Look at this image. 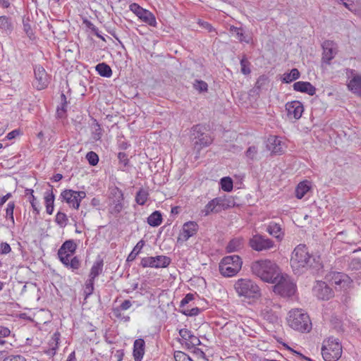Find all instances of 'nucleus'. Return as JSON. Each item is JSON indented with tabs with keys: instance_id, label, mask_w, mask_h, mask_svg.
Masks as SVG:
<instances>
[{
	"instance_id": "0e129e2a",
	"label": "nucleus",
	"mask_w": 361,
	"mask_h": 361,
	"mask_svg": "<svg viewBox=\"0 0 361 361\" xmlns=\"http://www.w3.org/2000/svg\"><path fill=\"white\" fill-rule=\"evenodd\" d=\"M132 306V302L129 300H125L118 307L121 310H127Z\"/></svg>"
},
{
	"instance_id": "6ab92c4d",
	"label": "nucleus",
	"mask_w": 361,
	"mask_h": 361,
	"mask_svg": "<svg viewBox=\"0 0 361 361\" xmlns=\"http://www.w3.org/2000/svg\"><path fill=\"white\" fill-rule=\"evenodd\" d=\"M322 61L326 63H329L337 54V45L333 41L326 40L322 44Z\"/></svg>"
},
{
	"instance_id": "a878e982",
	"label": "nucleus",
	"mask_w": 361,
	"mask_h": 361,
	"mask_svg": "<svg viewBox=\"0 0 361 361\" xmlns=\"http://www.w3.org/2000/svg\"><path fill=\"white\" fill-rule=\"evenodd\" d=\"M348 87L353 93L361 97V75H355L349 81Z\"/></svg>"
},
{
	"instance_id": "ddd939ff",
	"label": "nucleus",
	"mask_w": 361,
	"mask_h": 361,
	"mask_svg": "<svg viewBox=\"0 0 361 361\" xmlns=\"http://www.w3.org/2000/svg\"><path fill=\"white\" fill-rule=\"evenodd\" d=\"M171 263V259L164 255H158L156 257H146L141 259L140 265L143 268H165Z\"/></svg>"
},
{
	"instance_id": "39448f33",
	"label": "nucleus",
	"mask_w": 361,
	"mask_h": 361,
	"mask_svg": "<svg viewBox=\"0 0 361 361\" xmlns=\"http://www.w3.org/2000/svg\"><path fill=\"white\" fill-rule=\"evenodd\" d=\"M322 355L325 361H337L342 355V345L338 339L330 337L324 341Z\"/></svg>"
},
{
	"instance_id": "de8ad7c7",
	"label": "nucleus",
	"mask_w": 361,
	"mask_h": 361,
	"mask_svg": "<svg viewBox=\"0 0 361 361\" xmlns=\"http://www.w3.org/2000/svg\"><path fill=\"white\" fill-rule=\"evenodd\" d=\"M186 345L188 348H194L195 346L200 345L201 344V341L198 337L195 336L192 334H191L189 339L185 343Z\"/></svg>"
},
{
	"instance_id": "c9c22d12",
	"label": "nucleus",
	"mask_w": 361,
	"mask_h": 361,
	"mask_svg": "<svg viewBox=\"0 0 361 361\" xmlns=\"http://www.w3.org/2000/svg\"><path fill=\"white\" fill-rule=\"evenodd\" d=\"M230 31L235 33L237 38L240 42L249 43L250 40L247 39L246 36L245 35V32L243 28L232 25L230 27Z\"/></svg>"
},
{
	"instance_id": "bf43d9fd",
	"label": "nucleus",
	"mask_w": 361,
	"mask_h": 361,
	"mask_svg": "<svg viewBox=\"0 0 361 361\" xmlns=\"http://www.w3.org/2000/svg\"><path fill=\"white\" fill-rule=\"evenodd\" d=\"M3 361H26V359L22 355H10L4 357Z\"/></svg>"
},
{
	"instance_id": "58836bf2",
	"label": "nucleus",
	"mask_w": 361,
	"mask_h": 361,
	"mask_svg": "<svg viewBox=\"0 0 361 361\" xmlns=\"http://www.w3.org/2000/svg\"><path fill=\"white\" fill-rule=\"evenodd\" d=\"M338 2H341L345 8L349 11L356 13L357 12L356 2L357 0H336Z\"/></svg>"
},
{
	"instance_id": "ea45409f",
	"label": "nucleus",
	"mask_w": 361,
	"mask_h": 361,
	"mask_svg": "<svg viewBox=\"0 0 361 361\" xmlns=\"http://www.w3.org/2000/svg\"><path fill=\"white\" fill-rule=\"evenodd\" d=\"M15 208V202H9L6 209V218L11 220L12 225H14L15 221L13 217V210Z\"/></svg>"
},
{
	"instance_id": "9d476101",
	"label": "nucleus",
	"mask_w": 361,
	"mask_h": 361,
	"mask_svg": "<svg viewBox=\"0 0 361 361\" xmlns=\"http://www.w3.org/2000/svg\"><path fill=\"white\" fill-rule=\"evenodd\" d=\"M249 245L258 252L267 251L276 247L273 240L259 234L254 235L250 239Z\"/></svg>"
},
{
	"instance_id": "6e6d98bb",
	"label": "nucleus",
	"mask_w": 361,
	"mask_h": 361,
	"mask_svg": "<svg viewBox=\"0 0 361 361\" xmlns=\"http://www.w3.org/2000/svg\"><path fill=\"white\" fill-rule=\"evenodd\" d=\"M11 251L10 245L7 243H1L0 244V254L6 255Z\"/></svg>"
},
{
	"instance_id": "f257e3e1",
	"label": "nucleus",
	"mask_w": 361,
	"mask_h": 361,
	"mask_svg": "<svg viewBox=\"0 0 361 361\" xmlns=\"http://www.w3.org/2000/svg\"><path fill=\"white\" fill-rule=\"evenodd\" d=\"M290 266L295 274H301L310 269H318L320 263L309 253L305 245L300 244L292 252Z\"/></svg>"
},
{
	"instance_id": "4c0bfd02",
	"label": "nucleus",
	"mask_w": 361,
	"mask_h": 361,
	"mask_svg": "<svg viewBox=\"0 0 361 361\" xmlns=\"http://www.w3.org/2000/svg\"><path fill=\"white\" fill-rule=\"evenodd\" d=\"M221 189L226 192H231L233 190V180L230 177H224L220 180Z\"/></svg>"
},
{
	"instance_id": "774afa93",
	"label": "nucleus",
	"mask_w": 361,
	"mask_h": 361,
	"mask_svg": "<svg viewBox=\"0 0 361 361\" xmlns=\"http://www.w3.org/2000/svg\"><path fill=\"white\" fill-rule=\"evenodd\" d=\"M124 355V353L121 350H116L114 357L116 358L117 361H122Z\"/></svg>"
},
{
	"instance_id": "c756f323",
	"label": "nucleus",
	"mask_w": 361,
	"mask_h": 361,
	"mask_svg": "<svg viewBox=\"0 0 361 361\" xmlns=\"http://www.w3.org/2000/svg\"><path fill=\"white\" fill-rule=\"evenodd\" d=\"M300 76V71L297 68H293L290 73H285L283 74L281 80L284 83H290L296 80Z\"/></svg>"
},
{
	"instance_id": "a18cd8bd",
	"label": "nucleus",
	"mask_w": 361,
	"mask_h": 361,
	"mask_svg": "<svg viewBox=\"0 0 361 361\" xmlns=\"http://www.w3.org/2000/svg\"><path fill=\"white\" fill-rule=\"evenodd\" d=\"M250 62L247 58L244 56L240 60L241 72L244 75H248L250 73Z\"/></svg>"
},
{
	"instance_id": "bb28decb",
	"label": "nucleus",
	"mask_w": 361,
	"mask_h": 361,
	"mask_svg": "<svg viewBox=\"0 0 361 361\" xmlns=\"http://www.w3.org/2000/svg\"><path fill=\"white\" fill-rule=\"evenodd\" d=\"M103 266H104V262L102 259H97L93 264L92 267H91L90 274H89V279H92L94 281V279L102 274L103 270Z\"/></svg>"
},
{
	"instance_id": "c85d7f7f",
	"label": "nucleus",
	"mask_w": 361,
	"mask_h": 361,
	"mask_svg": "<svg viewBox=\"0 0 361 361\" xmlns=\"http://www.w3.org/2000/svg\"><path fill=\"white\" fill-rule=\"evenodd\" d=\"M267 231L276 238L280 239L283 236V233L281 231V227L280 224L275 222L269 223L267 228Z\"/></svg>"
},
{
	"instance_id": "338daca9",
	"label": "nucleus",
	"mask_w": 361,
	"mask_h": 361,
	"mask_svg": "<svg viewBox=\"0 0 361 361\" xmlns=\"http://www.w3.org/2000/svg\"><path fill=\"white\" fill-rule=\"evenodd\" d=\"M10 330L7 327L0 326V337H7L10 335Z\"/></svg>"
},
{
	"instance_id": "69168bd1",
	"label": "nucleus",
	"mask_w": 361,
	"mask_h": 361,
	"mask_svg": "<svg viewBox=\"0 0 361 361\" xmlns=\"http://www.w3.org/2000/svg\"><path fill=\"white\" fill-rule=\"evenodd\" d=\"M193 300V295L191 293H188L185 295V297L181 300L180 306H184L188 304L190 301Z\"/></svg>"
},
{
	"instance_id": "37998d69",
	"label": "nucleus",
	"mask_w": 361,
	"mask_h": 361,
	"mask_svg": "<svg viewBox=\"0 0 361 361\" xmlns=\"http://www.w3.org/2000/svg\"><path fill=\"white\" fill-rule=\"evenodd\" d=\"M348 277L341 273H337L334 276V281L336 284L343 286L346 283Z\"/></svg>"
},
{
	"instance_id": "72a5a7b5",
	"label": "nucleus",
	"mask_w": 361,
	"mask_h": 361,
	"mask_svg": "<svg viewBox=\"0 0 361 361\" xmlns=\"http://www.w3.org/2000/svg\"><path fill=\"white\" fill-rule=\"evenodd\" d=\"M66 267L73 270L78 269L80 267V261L77 256L71 259V257H67V260L63 263Z\"/></svg>"
},
{
	"instance_id": "052dcab7",
	"label": "nucleus",
	"mask_w": 361,
	"mask_h": 361,
	"mask_svg": "<svg viewBox=\"0 0 361 361\" xmlns=\"http://www.w3.org/2000/svg\"><path fill=\"white\" fill-rule=\"evenodd\" d=\"M118 159H119V161L123 164L124 166H128V155L125 152H119L118 154Z\"/></svg>"
},
{
	"instance_id": "a211bd4d",
	"label": "nucleus",
	"mask_w": 361,
	"mask_h": 361,
	"mask_svg": "<svg viewBox=\"0 0 361 361\" xmlns=\"http://www.w3.org/2000/svg\"><path fill=\"white\" fill-rule=\"evenodd\" d=\"M285 107L287 111V116L290 119H299L304 111L303 105L299 101L288 102Z\"/></svg>"
},
{
	"instance_id": "7ed1b4c3",
	"label": "nucleus",
	"mask_w": 361,
	"mask_h": 361,
	"mask_svg": "<svg viewBox=\"0 0 361 361\" xmlns=\"http://www.w3.org/2000/svg\"><path fill=\"white\" fill-rule=\"evenodd\" d=\"M288 325L294 330L305 332L310 331L312 323L307 313L302 309H293L289 311L287 319Z\"/></svg>"
},
{
	"instance_id": "7c9ffc66",
	"label": "nucleus",
	"mask_w": 361,
	"mask_h": 361,
	"mask_svg": "<svg viewBox=\"0 0 361 361\" xmlns=\"http://www.w3.org/2000/svg\"><path fill=\"white\" fill-rule=\"evenodd\" d=\"M310 186L309 182L302 181L300 182L295 189V196L298 199H302L305 194L310 190Z\"/></svg>"
},
{
	"instance_id": "412c9836",
	"label": "nucleus",
	"mask_w": 361,
	"mask_h": 361,
	"mask_svg": "<svg viewBox=\"0 0 361 361\" xmlns=\"http://www.w3.org/2000/svg\"><path fill=\"white\" fill-rule=\"evenodd\" d=\"M293 90L296 92L306 93L310 96L316 94V88L309 82L298 81L293 84Z\"/></svg>"
},
{
	"instance_id": "f8f14e48",
	"label": "nucleus",
	"mask_w": 361,
	"mask_h": 361,
	"mask_svg": "<svg viewBox=\"0 0 361 361\" xmlns=\"http://www.w3.org/2000/svg\"><path fill=\"white\" fill-rule=\"evenodd\" d=\"M130 10L133 12L142 22L150 26L157 27V23L156 18L149 11L142 8L135 3L130 5Z\"/></svg>"
},
{
	"instance_id": "393cba45",
	"label": "nucleus",
	"mask_w": 361,
	"mask_h": 361,
	"mask_svg": "<svg viewBox=\"0 0 361 361\" xmlns=\"http://www.w3.org/2000/svg\"><path fill=\"white\" fill-rule=\"evenodd\" d=\"M61 334L59 332H55L49 341V348L45 350V353L48 355L54 356L56 353V350L59 348V343L60 340Z\"/></svg>"
},
{
	"instance_id": "79ce46f5",
	"label": "nucleus",
	"mask_w": 361,
	"mask_h": 361,
	"mask_svg": "<svg viewBox=\"0 0 361 361\" xmlns=\"http://www.w3.org/2000/svg\"><path fill=\"white\" fill-rule=\"evenodd\" d=\"M0 28L4 30H11L12 24L11 20L6 16H0Z\"/></svg>"
},
{
	"instance_id": "473e14b6",
	"label": "nucleus",
	"mask_w": 361,
	"mask_h": 361,
	"mask_svg": "<svg viewBox=\"0 0 361 361\" xmlns=\"http://www.w3.org/2000/svg\"><path fill=\"white\" fill-rule=\"evenodd\" d=\"M162 222L161 214L159 211L154 212L147 219V223L152 226H158Z\"/></svg>"
},
{
	"instance_id": "4d7b16f0",
	"label": "nucleus",
	"mask_w": 361,
	"mask_h": 361,
	"mask_svg": "<svg viewBox=\"0 0 361 361\" xmlns=\"http://www.w3.org/2000/svg\"><path fill=\"white\" fill-rule=\"evenodd\" d=\"M174 358L176 361H186L189 360V356L183 352L178 351L175 353Z\"/></svg>"
},
{
	"instance_id": "e433bc0d",
	"label": "nucleus",
	"mask_w": 361,
	"mask_h": 361,
	"mask_svg": "<svg viewBox=\"0 0 361 361\" xmlns=\"http://www.w3.org/2000/svg\"><path fill=\"white\" fill-rule=\"evenodd\" d=\"M149 193L147 190L141 188L137 192L135 196V201L140 205H144L148 199Z\"/></svg>"
},
{
	"instance_id": "6e6552de",
	"label": "nucleus",
	"mask_w": 361,
	"mask_h": 361,
	"mask_svg": "<svg viewBox=\"0 0 361 361\" xmlns=\"http://www.w3.org/2000/svg\"><path fill=\"white\" fill-rule=\"evenodd\" d=\"M274 283L275 284L274 292L281 296L290 297L295 293L296 286L288 276H283L281 274L277 279V281Z\"/></svg>"
},
{
	"instance_id": "9b49d317",
	"label": "nucleus",
	"mask_w": 361,
	"mask_h": 361,
	"mask_svg": "<svg viewBox=\"0 0 361 361\" xmlns=\"http://www.w3.org/2000/svg\"><path fill=\"white\" fill-rule=\"evenodd\" d=\"M111 205L109 212L114 215L118 214L123 208V193L121 189L114 187L110 191Z\"/></svg>"
},
{
	"instance_id": "5fc2aeb1",
	"label": "nucleus",
	"mask_w": 361,
	"mask_h": 361,
	"mask_svg": "<svg viewBox=\"0 0 361 361\" xmlns=\"http://www.w3.org/2000/svg\"><path fill=\"white\" fill-rule=\"evenodd\" d=\"M267 83H268V78L265 75H261L257 80L256 87L258 89H261Z\"/></svg>"
},
{
	"instance_id": "1a4fd4ad",
	"label": "nucleus",
	"mask_w": 361,
	"mask_h": 361,
	"mask_svg": "<svg viewBox=\"0 0 361 361\" xmlns=\"http://www.w3.org/2000/svg\"><path fill=\"white\" fill-rule=\"evenodd\" d=\"M279 305L274 303L271 300L264 298L260 304L261 316L270 323H276L279 319L276 310L279 309Z\"/></svg>"
},
{
	"instance_id": "603ef678",
	"label": "nucleus",
	"mask_w": 361,
	"mask_h": 361,
	"mask_svg": "<svg viewBox=\"0 0 361 361\" xmlns=\"http://www.w3.org/2000/svg\"><path fill=\"white\" fill-rule=\"evenodd\" d=\"M61 102H62L63 106H62L61 109H59V108L57 109V114L60 117L63 116V114L66 111L65 105L66 104V97L63 93L61 94Z\"/></svg>"
},
{
	"instance_id": "0eeeda50",
	"label": "nucleus",
	"mask_w": 361,
	"mask_h": 361,
	"mask_svg": "<svg viewBox=\"0 0 361 361\" xmlns=\"http://www.w3.org/2000/svg\"><path fill=\"white\" fill-rule=\"evenodd\" d=\"M204 128L200 125L192 127L191 139L194 149L200 152L202 148L208 147L212 142V137L204 132Z\"/></svg>"
},
{
	"instance_id": "2eb2a0df",
	"label": "nucleus",
	"mask_w": 361,
	"mask_h": 361,
	"mask_svg": "<svg viewBox=\"0 0 361 361\" xmlns=\"http://www.w3.org/2000/svg\"><path fill=\"white\" fill-rule=\"evenodd\" d=\"M312 292L319 300H328L334 295L333 290L323 281H317L314 286Z\"/></svg>"
},
{
	"instance_id": "423d86ee",
	"label": "nucleus",
	"mask_w": 361,
	"mask_h": 361,
	"mask_svg": "<svg viewBox=\"0 0 361 361\" xmlns=\"http://www.w3.org/2000/svg\"><path fill=\"white\" fill-rule=\"evenodd\" d=\"M234 288L240 296L249 298H257L260 296V288L257 284L249 279H240L234 285Z\"/></svg>"
},
{
	"instance_id": "e2e57ef3",
	"label": "nucleus",
	"mask_w": 361,
	"mask_h": 361,
	"mask_svg": "<svg viewBox=\"0 0 361 361\" xmlns=\"http://www.w3.org/2000/svg\"><path fill=\"white\" fill-rule=\"evenodd\" d=\"M200 312V310L198 307H194L190 310H184L183 313L186 316H196Z\"/></svg>"
},
{
	"instance_id": "dca6fc26",
	"label": "nucleus",
	"mask_w": 361,
	"mask_h": 361,
	"mask_svg": "<svg viewBox=\"0 0 361 361\" xmlns=\"http://www.w3.org/2000/svg\"><path fill=\"white\" fill-rule=\"evenodd\" d=\"M198 228V224L195 221L185 222L178 235L177 241H187L190 237L194 236L197 233Z\"/></svg>"
},
{
	"instance_id": "20e7f679",
	"label": "nucleus",
	"mask_w": 361,
	"mask_h": 361,
	"mask_svg": "<svg viewBox=\"0 0 361 361\" xmlns=\"http://www.w3.org/2000/svg\"><path fill=\"white\" fill-rule=\"evenodd\" d=\"M243 261L238 255L224 257L219 263V271L226 277L235 276L241 269Z\"/></svg>"
},
{
	"instance_id": "49530a36",
	"label": "nucleus",
	"mask_w": 361,
	"mask_h": 361,
	"mask_svg": "<svg viewBox=\"0 0 361 361\" xmlns=\"http://www.w3.org/2000/svg\"><path fill=\"white\" fill-rule=\"evenodd\" d=\"M86 159L91 166H96L99 161V157L94 152H89L86 154Z\"/></svg>"
},
{
	"instance_id": "4468645a",
	"label": "nucleus",
	"mask_w": 361,
	"mask_h": 361,
	"mask_svg": "<svg viewBox=\"0 0 361 361\" xmlns=\"http://www.w3.org/2000/svg\"><path fill=\"white\" fill-rule=\"evenodd\" d=\"M61 197L71 207L78 209L80 202L86 196L84 191H75L73 190H66L61 192Z\"/></svg>"
},
{
	"instance_id": "f03ea898",
	"label": "nucleus",
	"mask_w": 361,
	"mask_h": 361,
	"mask_svg": "<svg viewBox=\"0 0 361 361\" xmlns=\"http://www.w3.org/2000/svg\"><path fill=\"white\" fill-rule=\"evenodd\" d=\"M253 274L267 283H275L281 274L279 267L269 259H260L252 262Z\"/></svg>"
},
{
	"instance_id": "8fccbe9b",
	"label": "nucleus",
	"mask_w": 361,
	"mask_h": 361,
	"mask_svg": "<svg viewBox=\"0 0 361 361\" xmlns=\"http://www.w3.org/2000/svg\"><path fill=\"white\" fill-rule=\"evenodd\" d=\"M94 281L90 279H88L85 285V293L87 296L90 295L94 290Z\"/></svg>"
},
{
	"instance_id": "f3484780",
	"label": "nucleus",
	"mask_w": 361,
	"mask_h": 361,
	"mask_svg": "<svg viewBox=\"0 0 361 361\" xmlns=\"http://www.w3.org/2000/svg\"><path fill=\"white\" fill-rule=\"evenodd\" d=\"M77 248L76 243L73 240H66L58 250V256L62 263H65L67 257H71Z\"/></svg>"
},
{
	"instance_id": "2f4dec72",
	"label": "nucleus",
	"mask_w": 361,
	"mask_h": 361,
	"mask_svg": "<svg viewBox=\"0 0 361 361\" xmlns=\"http://www.w3.org/2000/svg\"><path fill=\"white\" fill-rule=\"evenodd\" d=\"M96 71L102 77L110 78L112 75L111 67L105 63H100L96 66Z\"/></svg>"
},
{
	"instance_id": "864d4df0",
	"label": "nucleus",
	"mask_w": 361,
	"mask_h": 361,
	"mask_svg": "<svg viewBox=\"0 0 361 361\" xmlns=\"http://www.w3.org/2000/svg\"><path fill=\"white\" fill-rule=\"evenodd\" d=\"M192 332L188 329H181L179 331V335L182 338V339L186 343L189 339Z\"/></svg>"
},
{
	"instance_id": "680f3d73",
	"label": "nucleus",
	"mask_w": 361,
	"mask_h": 361,
	"mask_svg": "<svg viewBox=\"0 0 361 361\" xmlns=\"http://www.w3.org/2000/svg\"><path fill=\"white\" fill-rule=\"evenodd\" d=\"M97 128L92 133V138L95 140H99L102 137V129L98 123L96 124Z\"/></svg>"
},
{
	"instance_id": "a19ab883",
	"label": "nucleus",
	"mask_w": 361,
	"mask_h": 361,
	"mask_svg": "<svg viewBox=\"0 0 361 361\" xmlns=\"http://www.w3.org/2000/svg\"><path fill=\"white\" fill-rule=\"evenodd\" d=\"M55 221L58 225H59L61 228H63L67 225L68 219L65 213L59 212L56 215Z\"/></svg>"
},
{
	"instance_id": "c03bdc74",
	"label": "nucleus",
	"mask_w": 361,
	"mask_h": 361,
	"mask_svg": "<svg viewBox=\"0 0 361 361\" xmlns=\"http://www.w3.org/2000/svg\"><path fill=\"white\" fill-rule=\"evenodd\" d=\"M193 87L200 92H207L208 90V85L207 82L200 80H196L193 84Z\"/></svg>"
},
{
	"instance_id": "5701e85b",
	"label": "nucleus",
	"mask_w": 361,
	"mask_h": 361,
	"mask_svg": "<svg viewBox=\"0 0 361 361\" xmlns=\"http://www.w3.org/2000/svg\"><path fill=\"white\" fill-rule=\"evenodd\" d=\"M224 200L221 197L214 198L209 202L204 208L205 214L208 215L211 212H219L224 208Z\"/></svg>"
},
{
	"instance_id": "13d9d810",
	"label": "nucleus",
	"mask_w": 361,
	"mask_h": 361,
	"mask_svg": "<svg viewBox=\"0 0 361 361\" xmlns=\"http://www.w3.org/2000/svg\"><path fill=\"white\" fill-rule=\"evenodd\" d=\"M30 202L31 204V206L35 212H36L37 214H39V204L37 202L36 197L34 196V195H32V197H29Z\"/></svg>"
},
{
	"instance_id": "b1692460",
	"label": "nucleus",
	"mask_w": 361,
	"mask_h": 361,
	"mask_svg": "<svg viewBox=\"0 0 361 361\" xmlns=\"http://www.w3.org/2000/svg\"><path fill=\"white\" fill-rule=\"evenodd\" d=\"M145 341L142 338L136 339L133 344V357L135 361H142L145 354Z\"/></svg>"
},
{
	"instance_id": "aec40b11",
	"label": "nucleus",
	"mask_w": 361,
	"mask_h": 361,
	"mask_svg": "<svg viewBox=\"0 0 361 361\" xmlns=\"http://www.w3.org/2000/svg\"><path fill=\"white\" fill-rule=\"evenodd\" d=\"M36 87L38 90L46 88L49 82V77L44 68L40 66L34 69Z\"/></svg>"
},
{
	"instance_id": "3c124183",
	"label": "nucleus",
	"mask_w": 361,
	"mask_h": 361,
	"mask_svg": "<svg viewBox=\"0 0 361 361\" xmlns=\"http://www.w3.org/2000/svg\"><path fill=\"white\" fill-rule=\"evenodd\" d=\"M257 154V149L256 147H255V146H251V147H248V149H247V151L245 152L246 157L251 160L256 159Z\"/></svg>"
},
{
	"instance_id": "f704fd0d",
	"label": "nucleus",
	"mask_w": 361,
	"mask_h": 361,
	"mask_svg": "<svg viewBox=\"0 0 361 361\" xmlns=\"http://www.w3.org/2000/svg\"><path fill=\"white\" fill-rule=\"evenodd\" d=\"M144 245H145V241L142 240H140L136 244V245L134 247V248L133 249L131 252L128 255L127 261H128V262L133 261L135 259V257H137V255L140 253V252L141 251V250L142 249Z\"/></svg>"
},
{
	"instance_id": "09e8293b",
	"label": "nucleus",
	"mask_w": 361,
	"mask_h": 361,
	"mask_svg": "<svg viewBox=\"0 0 361 361\" xmlns=\"http://www.w3.org/2000/svg\"><path fill=\"white\" fill-rule=\"evenodd\" d=\"M55 196L53 193L52 189L48 190L44 192V202L45 205H54Z\"/></svg>"
},
{
	"instance_id": "4be33fe9",
	"label": "nucleus",
	"mask_w": 361,
	"mask_h": 361,
	"mask_svg": "<svg viewBox=\"0 0 361 361\" xmlns=\"http://www.w3.org/2000/svg\"><path fill=\"white\" fill-rule=\"evenodd\" d=\"M267 148L273 154H281L283 151V144L278 137L271 136L267 140Z\"/></svg>"
},
{
	"instance_id": "cd10ccee",
	"label": "nucleus",
	"mask_w": 361,
	"mask_h": 361,
	"mask_svg": "<svg viewBox=\"0 0 361 361\" xmlns=\"http://www.w3.org/2000/svg\"><path fill=\"white\" fill-rule=\"evenodd\" d=\"M243 247V239L242 238H233L229 241L226 246L228 252H237Z\"/></svg>"
}]
</instances>
